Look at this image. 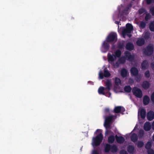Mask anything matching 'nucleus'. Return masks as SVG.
<instances>
[{
  "label": "nucleus",
  "instance_id": "obj_1",
  "mask_svg": "<svg viewBox=\"0 0 154 154\" xmlns=\"http://www.w3.org/2000/svg\"><path fill=\"white\" fill-rule=\"evenodd\" d=\"M124 56L121 57L119 60L120 63L124 64L126 62V59L130 61H132L134 60V55H131L130 52L128 51H125L124 52Z\"/></svg>",
  "mask_w": 154,
  "mask_h": 154
},
{
  "label": "nucleus",
  "instance_id": "obj_2",
  "mask_svg": "<svg viewBox=\"0 0 154 154\" xmlns=\"http://www.w3.org/2000/svg\"><path fill=\"white\" fill-rule=\"evenodd\" d=\"M103 135L100 133L95 137H93L92 145L93 146H97L100 145L103 139Z\"/></svg>",
  "mask_w": 154,
  "mask_h": 154
},
{
  "label": "nucleus",
  "instance_id": "obj_3",
  "mask_svg": "<svg viewBox=\"0 0 154 154\" xmlns=\"http://www.w3.org/2000/svg\"><path fill=\"white\" fill-rule=\"evenodd\" d=\"M154 48L152 45H149L143 49V54L148 56H150L153 53Z\"/></svg>",
  "mask_w": 154,
  "mask_h": 154
},
{
  "label": "nucleus",
  "instance_id": "obj_4",
  "mask_svg": "<svg viewBox=\"0 0 154 154\" xmlns=\"http://www.w3.org/2000/svg\"><path fill=\"white\" fill-rule=\"evenodd\" d=\"M117 39V34L116 33H113L109 34L106 38V40L108 42H116Z\"/></svg>",
  "mask_w": 154,
  "mask_h": 154
},
{
  "label": "nucleus",
  "instance_id": "obj_5",
  "mask_svg": "<svg viewBox=\"0 0 154 154\" xmlns=\"http://www.w3.org/2000/svg\"><path fill=\"white\" fill-rule=\"evenodd\" d=\"M132 92L133 94L136 97L141 98L142 96V91L140 89L136 87H134L133 88L132 90Z\"/></svg>",
  "mask_w": 154,
  "mask_h": 154
},
{
  "label": "nucleus",
  "instance_id": "obj_6",
  "mask_svg": "<svg viewBox=\"0 0 154 154\" xmlns=\"http://www.w3.org/2000/svg\"><path fill=\"white\" fill-rule=\"evenodd\" d=\"M113 116H107L106 117L104 124L105 127L108 128H110V123L113 119Z\"/></svg>",
  "mask_w": 154,
  "mask_h": 154
},
{
  "label": "nucleus",
  "instance_id": "obj_7",
  "mask_svg": "<svg viewBox=\"0 0 154 154\" xmlns=\"http://www.w3.org/2000/svg\"><path fill=\"white\" fill-rule=\"evenodd\" d=\"M107 59L109 63L112 64L113 62L116 60V58L113 54H112L109 53L107 55Z\"/></svg>",
  "mask_w": 154,
  "mask_h": 154
},
{
  "label": "nucleus",
  "instance_id": "obj_8",
  "mask_svg": "<svg viewBox=\"0 0 154 154\" xmlns=\"http://www.w3.org/2000/svg\"><path fill=\"white\" fill-rule=\"evenodd\" d=\"M125 109L124 108L121 106H117L115 107L114 109V112L115 113H119L122 111V112L125 111Z\"/></svg>",
  "mask_w": 154,
  "mask_h": 154
},
{
  "label": "nucleus",
  "instance_id": "obj_9",
  "mask_svg": "<svg viewBox=\"0 0 154 154\" xmlns=\"http://www.w3.org/2000/svg\"><path fill=\"white\" fill-rule=\"evenodd\" d=\"M147 118L149 121H152L154 119V112L152 111L148 112L147 114Z\"/></svg>",
  "mask_w": 154,
  "mask_h": 154
},
{
  "label": "nucleus",
  "instance_id": "obj_10",
  "mask_svg": "<svg viewBox=\"0 0 154 154\" xmlns=\"http://www.w3.org/2000/svg\"><path fill=\"white\" fill-rule=\"evenodd\" d=\"M115 137L116 140L118 143L122 144L124 142L125 139L123 137L118 136L117 135H116Z\"/></svg>",
  "mask_w": 154,
  "mask_h": 154
},
{
  "label": "nucleus",
  "instance_id": "obj_11",
  "mask_svg": "<svg viewBox=\"0 0 154 154\" xmlns=\"http://www.w3.org/2000/svg\"><path fill=\"white\" fill-rule=\"evenodd\" d=\"M111 84L110 81H107L106 83V88H105V91L106 93H108L110 90V87L111 86Z\"/></svg>",
  "mask_w": 154,
  "mask_h": 154
},
{
  "label": "nucleus",
  "instance_id": "obj_12",
  "mask_svg": "<svg viewBox=\"0 0 154 154\" xmlns=\"http://www.w3.org/2000/svg\"><path fill=\"white\" fill-rule=\"evenodd\" d=\"M131 74L134 76H137L138 73V69L135 67H132L131 69Z\"/></svg>",
  "mask_w": 154,
  "mask_h": 154
},
{
  "label": "nucleus",
  "instance_id": "obj_13",
  "mask_svg": "<svg viewBox=\"0 0 154 154\" xmlns=\"http://www.w3.org/2000/svg\"><path fill=\"white\" fill-rule=\"evenodd\" d=\"M151 125L150 123L148 122H146L144 124V129L146 131H149L151 129Z\"/></svg>",
  "mask_w": 154,
  "mask_h": 154
},
{
  "label": "nucleus",
  "instance_id": "obj_14",
  "mask_svg": "<svg viewBox=\"0 0 154 154\" xmlns=\"http://www.w3.org/2000/svg\"><path fill=\"white\" fill-rule=\"evenodd\" d=\"M126 48L127 50L131 51L134 48V45L131 42H128L126 45Z\"/></svg>",
  "mask_w": 154,
  "mask_h": 154
},
{
  "label": "nucleus",
  "instance_id": "obj_15",
  "mask_svg": "<svg viewBox=\"0 0 154 154\" xmlns=\"http://www.w3.org/2000/svg\"><path fill=\"white\" fill-rule=\"evenodd\" d=\"M109 42H107V41H104L103 42L102 44V47L103 48L106 50V51L108 50L110 47V45L108 43Z\"/></svg>",
  "mask_w": 154,
  "mask_h": 154
},
{
  "label": "nucleus",
  "instance_id": "obj_16",
  "mask_svg": "<svg viewBox=\"0 0 154 154\" xmlns=\"http://www.w3.org/2000/svg\"><path fill=\"white\" fill-rule=\"evenodd\" d=\"M150 85V84L148 81H145L143 82L142 86L143 88L146 89L149 88Z\"/></svg>",
  "mask_w": 154,
  "mask_h": 154
},
{
  "label": "nucleus",
  "instance_id": "obj_17",
  "mask_svg": "<svg viewBox=\"0 0 154 154\" xmlns=\"http://www.w3.org/2000/svg\"><path fill=\"white\" fill-rule=\"evenodd\" d=\"M150 101V99L147 95H145L143 99V103L145 105H147Z\"/></svg>",
  "mask_w": 154,
  "mask_h": 154
},
{
  "label": "nucleus",
  "instance_id": "obj_18",
  "mask_svg": "<svg viewBox=\"0 0 154 154\" xmlns=\"http://www.w3.org/2000/svg\"><path fill=\"white\" fill-rule=\"evenodd\" d=\"M148 66V63L146 60H143L141 63V68L142 69L145 70L147 69Z\"/></svg>",
  "mask_w": 154,
  "mask_h": 154
},
{
  "label": "nucleus",
  "instance_id": "obj_19",
  "mask_svg": "<svg viewBox=\"0 0 154 154\" xmlns=\"http://www.w3.org/2000/svg\"><path fill=\"white\" fill-rule=\"evenodd\" d=\"M130 138L131 140L134 143L137 141L138 139L137 135L134 133L132 134Z\"/></svg>",
  "mask_w": 154,
  "mask_h": 154
},
{
  "label": "nucleus",
  "instance_id": "obj_20",
  "mask_svg": "<svg viewBox=\"0 0 154 154\" xmlns=\"http://www.w3.org/2000/svg\"><path fill=\"white\" fill-rule=\"evenodd\" d=\"M128 71L125 68L122 69L121 71V76L123 78L126 77L127 75Z\"/></svg>",
  "mask_w": 154,
  "mask_h": 154
},
{
  "label": "nucleus",
  "instance_id": "obj_21",
  "mask_svg": "<svg viewBox=\"0 0 154 154\" xmlns=\"http://www.w3.org/2000/svg\"><path fill=\"white\" fill-rule=\"evenodd\" d=\"M145 43V40L143 38L138 39L137 42V44L139 46H141L143 45Z\"/></svg>",
  "mask_w": 154,
  "mask_h": 154
},
{
  "label": "nucleus",
  "instance_id": "obj_22",
  "mask_svg": "<svg viewBox=\"0 0 154 154\" xmlns=\"http://www.w3.org/2000/svg\"><path fill=\"white\" fill-rule=\"evenodd\" d=\"M105 88L103 87H100L98 89V93L100 94L105 95Z\"/></svg>",
  "mask_w": 154,
  "mask_h": 154
},
{
  "label": "nucleus",
  "instance_id": "obj_23",
  "mask_svg": "<svg viewBox=\"0 0 154 154\" xmlns=\"http://www.w3.org/2000/svg\"><path fill=\"white\" fill-rule=\"evenodd\" d=\"M132 31L126 28L124 29L122 31V34L124 37L126 36L127 33H130Z\"/></svg>",
  "mask_w": 154,
  "mask_h": 154
},
{
  "label": "nucleus",
  "instance_id": "obj_24",
  "mask_svg": "<svg viewBox=\"0 0 154 154\" xmlns=\"http://www.w3.org/2000/svg\"><path fill=\"white\" fill-rule=\"evenodd\" d=\"M140 115L142 119H144L146 116V111L144 109H142L140 110Z\"/></svg>",
  "mask_w": 154,
  "mask_h": 154
},
{
  "label": "nucleus",
  "instance_id": "obj_25",
  "mask_svg": "<svg viewBox=\"0 0 154 154\" xmlns=\"http://www.w3.org/2000/svg\"><path fill=\"white\" fill-rule=\"evenodd\" d=\"M128 151L130 153H133L134 149V147L133 146L130 145L128 146L127 148Z\"/></svg>",
  "mask_w": 154,
  "mask_h": 154
},
{
  "label": "nucleus",
  "instance_id": "obj_26",
  "mask_svg": "<svg viewBox=\"0 0 154 154\" xmlns=\"http://www.w3.org/2000/svg\"><path fill=\"white\" fill-rule=\"evenodd\" d=\"M111 145L108 143L106 144L104 148V151L106 153H108L110 151Z\"/></svg>",
  "mask_w": 154,
  "mask_h": 154
},
{
  "label": "nucleus",
  "instance_id": "obj_27",
  "mask_svg": "<svg viewBox=\"0 0 154 154\" xmlns=\"http://www.w3.org/2000/svg\"><path fill=\"white\" fill-rule=\"evenodd\" d=\"M115 140L114 136L113 135L110 136L108 138V142L110 143H113Z\"/></svg>",
  "mask_w": 154,
  "mask_h": 154
},
{
  "label": "nucleus",
  "instance_id": "obj_28",
  "mask_svg": "<svg viewBox=\"0 0 154 154\" xmlns=\"http://www.w3.org/2000/svg\"><path fill=\"white\" fill-rule=\"evenodd\" d=\"M110 151L112 152H116L118 150L116 146L115 145H111Z\"/></svg>",
  "mask_w": 154,
  "mask_h": 154
},
{
  "label": "nucleus",
  "instance_id": "obj_29",
  "mask_svg": "<svg viewBox=\"0 0 154 154\" xmlns=\"http://www.w3.org/2000/svg\"><path fill=\"white\" fill-rule=\"evenodd\" d=\"M121 55V52L120 50H116L115 52L114 56L116 57V58L117 57H120Z\"/></svg>",
  "mask_w": 154,
  "mask_h": 154
},
{
  "label": "nucleus",
  "instance_id": "obj_30",
  "mask_svg": "<svg viewBox=\"0 0 154 154\" xmlns=\"http://www.w3.org/2000/svg\"><path fill=\"white\" fill-rule=\"evenodd\" d=\"M152 146V143L151 142H148L146 143V144L145 147V148L147 149H150Z\"/></svg>",
  "mask_w": 154,
  "mask_h": 154
},
{
  "label": "nucleus",
  "instance_id": "obj_31",
  "mask_svg": "<svg viewBox=\"0 0 154 154\" xmlns=\"http://www.w3.org/2000/svg\"><path fill=\"white\" fill-rule=\"evenodd\" d=\"M110 75V73L109 71L108 70L105 69L104 71V77L106 78H107L109 77Z\"/></svg>",
  "mask_w": 154,
  "mask_h": 154
},
{
  "label": "nucleus",
  "instance_id": "obj_32",
  "mask_svg": "<svg viewBox=\"0 0 154 154\" xmlns=\"http://www.w3.org/2000/svg\"><path fill=\"white\" fill-rule=\"evenodd\" d=\"M121 81L120 79L118 77H116L115 79V85H116L118 86L121 83Z\"/></svg>",
  "mask_w": 154,
  "mask_h": 154
},
{
  "label": "nucleus",
  "instance_id": "obj_33",
  "mask_svg": "<svg viewBox=\"0 0 154 154\" xmlns=\"http://www.w3.org/2000/svg\"><path fill=\"white\" fill-rule=\"evenodd\" d=\"M131 90V88L130 86L128 85L126 86L124 88L125 91L128 93L130 92Z\"/></svg>",
  "mask_w": 154,
  "mask_h": 154
},
{
  "label": "nucleus",
  "instance_id": "obj_34",
  "mask_svg": "<svg viewBox=\"0 0 154 154\" xmlns=\"http://www.w3.org/2000/svg\"><path fill=\"white\" fill-rule=\"evenodd\" d=\"M149 28L151 31H154V21L152 22L149 26Z\"/></svg>",
  "mask_w": 154,
  "mask_h": 154
},
{
  "label": "nucleus",
  "instance_id": "obj_35",
  "mask_svg": "<svg viewBox=\"0 0 154 154\" xmlns=\"http://www.w3.org/2000/svg\"><path fill=\"white\" fill-rule=\"evenodd\" d=\"M133 4V2H131L130 3L127 5L125 9V11H128L132 7Z\"/></svg>",
  "mask_w": 154,
  "mask_h": 154
},
{
  "label": "nucleus",
  "instance_id": "obj_36",
  "mask_svg": "<svg viewBox=\"0 0 154 154\" xmlns=\"http://www.w3.org/2000/svg\"><path fill=\"white\" fill-rule=\"evenodd\" d=\"M144 131L143 130L141 129L139 130L138 135L139 138L142 137L144 135Z\"/></svg>",
  "mask_w": 154,
  "mask_h": 154
},
{
  "label": "nucleus",
  "instance_id": "obj_37",
  "mask_svg": "<svg viewBox=\"0 0 154 154\" xmlns=\"http://www.w3.org/2000/svg\"><path fill=\"white\" fill-rule=\"evenodd\" d=\"M144 143L142 141H139L137 143V147L138 148H141L144 145Z\"/></svg>",
  "mask_w": 154,
  "mask_h": 154
},
{
  "label": "nucleus",
  "instance_id": "obj_38",
  "mask_svg": "<svg viewBox=\"0 0 154 154\" xmlns=\"http://www.w3.org/2000/svg\"><path fill=\"white\" fill-rule=\"evenodd\" d=\"M126 28L128 29L131 31L133 30V26L131 24L128 23L126 25Z\"/></svg>",
  "mask_w": 154,
  "mask_h": 154
},
{
  "label": "nucleus",
  "instance_id": "obj_39",
  "mask_svg": "<svg viewBox=\"0 0 154 154\" xmlns=\"http://www.w3.org/2000/svg\"><path fill=\"white\" fill-rule=\"evenodd\" d=\"M146 26V23L143 21H141L140 24V27L144 29L145 28Z\"/></svg>",
  "mask_w": 154,
  "mask_h": 154
},
{
  "label": "nucleus",
  "instance_id": "obj_40",
  "mask_svg": "<svg viewBox=\"0 0 154 154\" xmlns=\"http://www.w3.org/2000/svg\"><path fill=\"white\" fill-rule=\"evenodd\" d=\"M104 73L101 71V70H100L99 73V79H102L104 78Z\"/></svg>",
  "mask_w": 154,
  "mask_h": 154
},
{
  "label": "nucleus",
  "instance_id": "obj_41",
  "mask_svg": "<svg viewBox=\"0 0 154 154\" xmlns=\"http://www.w3.org/2000/svg\"><path fill=\"white\" fill-rule=\"evenodd\" d=\"M151 18V16L149 13H147L146 14L145 17V20L146 21H148Z\"/></svg>",
  "mask_w": 154,
  "mask_h": 154
},
{
  "label": "nucleus",
  "instance_id": "obj_42",
  "mask_svg": "<svg viewBox=\"0 0 154 154\" xmlns=\"http://www.w3.org/2000/svg\"><path fill=\"white\" fill-rule=\"evenodd\" d=\"M124 44L123 43H119L118 44V47L119 49H122L124 48Z\"/></svg>",
  "mask_w": 154,
  "mask_h": 154
},
{
  "label": "nucleus",
  "instance_id": "obj_43",
  "mask_svg": "<svg viewBox=\"0 0 154 154\" xmlns=\"http://www.w3.org/2000/svg\"><path fill=\"white\" fill-rule=\"evenodd\" d=\"M150 37V33L148 32H146L144 35V38L145 39H148Z\"/></svg>",
  "mask_w": 154,
  "mask_h": 154
},
{
  "label": "nucleus",
  "instance_id": "obj_44",
  "mask_svg": "<svg viewBox=\"0 0 154 154\" xmlns=\"http://www.w3.org/2000/svg\"><path fill=\"white\" fill-rule=\"evenodd\" d=\"M135 79L137 82H139L140 81L141 78V75H140L138 74L135 76Z\"/></svg>",
  "mask_w": 154,
  "mask_h": 154
},
{
  "label": "nucleus",
  "instance_id": "obj_45",
  "mask_svg": "<svg viewBox=\"0 0 154 154\" xmlns=\"http://www.w3.org/2000/svg\"><path fill=\"white\" fill-rule=\"evenodd\" d=\"M145 77L146 78H149L150 77V72L149 70L146 71L144 73Z\"/></svg>",
  "mask_w": 154,
  "mask_h": 154
},
{
  "label": "nucleus",
  "instance_id": "obj_46",
  "mask_svg": "<svg viewBox=\"0 0 154 154\" xmlns=\"http://www.w3.org/2000/svg\"><path fill=\"white\" fill-rule=\"evenodd\" d=\"M146 11V10L144 8H141L139 10L138 12L140 14H141L145 12Z\"/></svg>",
  "mask_w": 154,
  "mask_h": 154
},
{
  "label": "nucleus",
  "instance_id": "obj_47",
  "mask_svg": "<svg viewBox=\"0 0 154 154\" xmlns=\"http://www.w3.org/2000/svg\"><path fill=\"white\" fill-rule=\"evenodd\" d=\"M148 154H154V150L152 149H150L147 150Z\"/></svg>",
  "mask_w": 154,
  "mask_h": 154
},
{
  "label": "nucleus",
  "instance_id": "obj_48",
  "mask_svg": "<svg viewBox=\"0 0 154 154\" xmlns=\"http://www.w3.org/2000/svg\"><path fill=\"white\" fill-rule=\"evenodd\" d=\"M150 11L152 15H154V7L151 8Z\"/></svg>",
  "mask_w": 154,
  "mask_h": 154
},
{
  "label": "nucleus",
  "instance_id": "obj_49",
  "mask_svg": "<svg viewBox=\"0 0 154 154\" xmlns=\"http://www.w3.org/2000/svg\"><path fill=\"white\" fill-rule=\"evenodd\" d=\"M120 154H128L127 152L124 149L122 150L120 152Z\"/></svg>",
  "mask_w": 154,
  "mask_h": 154
},
{
  "label": "nucleus",
  "instance_id": "obj_50",
  "mask_svg": "<svg viewBox=\"0 0 154 154\" xmlns=\"http://www.w3.org/2000/svg\"><path fill=\"white\" fill-rule=\"evenodd\" d=\"M151 100L152 102L154 103V92L152 93L151 96Z\"/></svg>",
  "mask_w": 154,
  "mask_h": 154
},
{
  "label": "nucleus",
  "instance_id": "obj_51",
  "mask_svg": "<svg viewBox=\"0 0 154 154\" xmlns=\"http://www.w3.org/2000/svg\"><path fill=\"white\" fill-rule=\"evenodd\" d=\"M129 82L131 84H132L134 83V81L132 79L130 78L129 79Z\"/></svg>",
  "mask_w": 154,
  "mask_h": 154
},
{
  "label": "nucleus",
  "instance_id": "obj_52",
  "mask_svg": "<svg viewBox=\"0 0 154 154\" xmlns=\"http://www.w3.org/2000/svg\"><path fill=\"white\" fill-rule=\"evenodd\" d=\"M152 0H146V3L147 5H149L151 4Z\"/></svg>",
  "mask_w": 154,
  "mask_h": 154
},
{
  "label": "nucleus",
  "instance_id": "obj_53",
  "mask_svg": "<svg viewBox=\"0 0 154 154\" xmlns=\"http://www.w3.org/2000/svg\"><path fill=\"white\" fill-rule=\"evenodd\" d=\"M105 112L106 113H109V109L108 108H106L105 109Z\"/></svg>",
  "mask_w": 154,
  "mask_h": 154
},
{
  "label": "nucleus",
  "instance_id": "obj_54",
  "mask_svg": "<svg viewBox=\"0 0 154 154\" xmlns=\"http://www.w3.org/2000/svg\"><path fill=\"white\" fill-rule=\"evenodd\" d=\"M92 154H99V153L97 150H94L93 151Z\"/></svg>",
  "mask_w": 154,
  "mask_h": 154
},
{
  "label": "nucleus",
  "instance_id": "obj_55",
  "mask_svg": "<svg viewBox=\"0 0 154 154\" xmlns=\"http://www.w3.org/2000/svg\"><path fill=\"white\" fill-rule=\"evenodd\" d=\"M151 66L152 69L154 70V62H152L151 63Z\"/></svg>",
  "mask_w": 154,
  "mask_h": 154
},
{
  "label": "nucleus",
  "instance_id": "obj_56",
  "mask_svg": "<svg viewBox=\"0 0 154 154\" xmlns=\"http://www.w3.org/2000/svg\"><path fill=\"white\" fill-rule=\"evenodd\" d=\"M152 128L153 130H154V122H153L152 123Z\"/></svg>",
  "mask_w": 154,
  "mask_h": 154
},
{
  "label": "nucleus",
  "instance_id": "obj_57",
  "mask_svg": "<svg viewBox=\"0 0 154 154\" xmlns=\"http://www.w3.org/2000/svg\"><path fill=\"white\" fill-rule=\"evenodd\" d=\"M100 130L99 129H97V130L95 132V133L96 134V132H97L98 131H100Z\"/></svg>",
  "mask_w": 154,
  "mask_h": 154
},
{
  "label": "nucleus",
  "instance_id": "obj_58",
  "mask_svg": "<svg viewBox=\"0 0 154 154\" xmlns=\"http://www.w3.org/2000/svg\"><path fill=\"white\" fill-rule=\"evenodd\" d=\"M115 23H116L118 24L119 23V21H116Z\"/></svg>",
  "mask_w": 154,
  "mask_h": 154
},
{
  "label": "nucleus",
  "instance_id": "obj_59",
  "mask_svg": "<svg viewBox=\"0 0 154 154\" xmlns=\"http://www.w3.org/2000/svg\"><path fill=\"white\" fill-rule=\"evenodd\" d=\"M127 35H128L129 37H130L131 36V34H128Z\"/></svg>",
  "mask_w": 154,
  "mask_h": 154
},
{
  "label": "nucleus",
  "instance_id": "obj_60",
  "mask_svg": "<svg viewBox=\"0 0 154 154\" xmlns=\"http://www.w3.org/2000/svg\"><path fill=\"white\" fill-rule=\"evenodd\" d=\"M152 139L154 141V134L153 135V136H152Z\"/></svg>",
  "mask_w": 154,
  "mask_h": 154
},
{
  "label": "nucleus",
  "instance_id": "obj_61",
  "mask_svg": "<svg viewBox=\"0 0 154 154\" xmlns=\"http://www.w3.org/2000/svg\"><path fill=\"white\" fill-rule=\"evenodd\" d=\"M135 1V0H131V2H133V1Z\"/></svg>",
  "mask_w": 154,
  "mask_h": 154
},
{
  "label": "nucleus",
  "instance_id": "obj_62",
  "mask_svg": "<svg viewBox=\"0 0 154 154\" xmlns=\"http://www.w3.org/2000/svg\"><path fill=\"white\" fill-rule=\"evenodd\" d=\"M107 132H108V131H106V132L107 133Z\"/></svg>",
  "mask_w": 154,
  "mask_h": 154
}]
</instances>
